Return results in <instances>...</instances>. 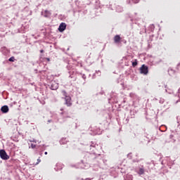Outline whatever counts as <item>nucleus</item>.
<instances>
[{"instance_id": "1", "label": "nucleus", "mask_w": 180, "mask_h": 180, "mask_svg": "<svg viewBox=\"0 0 180 180\" xmlns=\"http://www.w3.org/2000/svg\"><path fill=\"white\" fill-rule=\"evenodd\" d=\"M62 94L63 96H65V104L67 105V106H71V105H72V103H71V96L68 95L67 91H63Z\"/></svg>"}, {"instance_id": "2", "label": "nucleus", "mask_w": 180, "mask_h": 180, "mask_svg": "<svg viewBox=\"0 0 180 180\" xmlns=\"http://www.w3.org/2000/svg\"><path fill=\"white\" fill-rule=\"evenodd\" d=\"M0 158H1V160H9V155H8V154L6 153V151H5V150H0Z\"/></svg>"}, {"instance_id": "3", "label": "nucleus", "mask_w": 180, "mask_h": 180, "mask_svg": "<svg viewBox=\"0 0 180 180\" xmlns=\"http://www.w3.org/2000/svg\"><path fill=\"white\" fill-rule=\"evenodd\" d=\"M141 74H144V75H147L148 74V67L146 65H142L140 68Z\"/></svg>"}, {"instance_id": "4", "label": "nucleus", "mask_w": 180, "mask_h": 180, "mask_svg": "<svg viewBox=\"0 0 180 180\" xmlns=\"http://www.w3.org/2000/svg\"><path fill=\"white\" fill-rule=\"evenodd\" d=\"M67 25H65V22H61L59 25L58 30L59 32H64V30L66 29Z\"/></svg>"}, {"instance_id": "5", "label": "nucleus", "mask_w": 180, "mask_h": 180, "mask_svg": "<svg viewBox=\"0 0 180 180\" xmlns=\"http://www.w3.org/2000/svg\"><path fill=\"white\" fill-rule=\"evenodd\" d=\"M122 40V38L120 37V35H115L114 37V42L116 44H118V43H120V41Z\"/></svg>"}, {"instance_id": "6", "label": "nucleus", "mask_w": 180, "mask_h": 180, "mask_svg": "<svg viewBox=\"0 0 180 180\" xmlns=\"http://www.w3.org/2000/svg\"><path fill=\"white\" fill-rule=\"evenodd\" d=\"M51 89L52 91H57V89H58V84L56 82L52 83V84L51 85Z\"/></svg>"}, {"instance_id": "7", "label": "nucleus", "mask_w": 180, "mask_h": 180, "mask_svg": "<svg viewBox=\"0 0 180 180\" xmlns=\"http://www.w3.org/2000/svg\"><path fill=\"white\" fill-rule=\"evenodd\" d=\"M1 110L3 113H8L9 112V108L8 105H4L1 107Z\"/></svg>"}, {"instance_id": "8", "label": "nucleus", "mask_w": 180, "mask_h": 180, "mask_svg": "<svg viewBox=\"0 0 180 180\" xmlns=\"http://www.w3.org/2000/svg\"><path fill=\"white\" fill-rule=\"evenodd\" d=\"M44 18H50L51 16V12L46 10L44 11Z\"/></svg>"}, {"instance_id": "9", "label": "nucleus", "mask_w": 180, "mask_h": 180, "mask_svg": "<svg viewBox=\"0 0 180 180\" xmlns=\"http://www.w3.org/2000/svg\"><path fill=\"white\" fill-rule=\"evenodd\" d=\"M139 175H143V174H144V169L143 168L139 169Z\"/></svg>"}, {"instance_id": "10", "label": "nucleus", "mask_w": 180, "mask_h": 180, "mask_svg": "<svg viewBox=\"0 0 180 180\" xmlns=\"http://www.w3.org/2000/svg\"><path fill=\"white\" fill-rule=\"evenodd\" d=\"M137 64V59H136L134 62H132V67H136Z\"/></svg>"}, {"instance_id": "11", "label": "nucleus", "mask_w": 180, "mask_h": 180, "mask_svg": "<svg viewBox=\"0 0 180 180\" xmlns=\"http://www.w3.org/2000/svg\"><path fill=\"white\" fill-rule=\"evenodd\" d=\"M8 61L13 63L15 61V57L12 56L8 59Z\"/></svg>"}, {"instance_id": "12", "label": "nucleus", "mask_w": 180, "mask_h": 180, "mask_svg": "<svg viewBox=\"0 0 180 180\" xmlns=\"http://www.w3.org/2000/svg\"><path fill=\"white\" fill-rule=\"evenodd\" d=\"M30 147L31 148H36V145H34V143H31Z\"/></svg>"}, {"instance_id": "13", "label": "nucleus", "mask_w": 180, "mask_h": 180, "mask_svg": "<svg viewBox=\"0 0 180 180\" xmlns=\"http://www.w3.org/2000/svg\"><path fill=\"white\" fill-rule=\"evenodd\" d=\"M134 4H139L140 2V0H132Z\"/></svg>"}, {"instance_id": "14", "label": "nucleus", "mask_w": 180, "mask_h": 180, "mask_svg": "<svg viewBox=\"0 0 180 180\" xmlns=\"http://www.w3.org/2000/svg\"><path fill=\"white\" fill-rule=\"evenodd\" d=\"M41 160L40 159H37V164H39V162H41Z\"/></svg>"}, {"instance_id": "15", "label": "nucleus", "mask_w": 180, "mask_h": 180, "mask_svg": "<svg viewBox=\"0 0 180 180\" xmlns=\"http://www.w3.org/2000/svg\"><path fill=\"white\" fill-rule=\"evenodd\" d=\"M40 53H44V50L41 49V50L40 51Z\"/></svg>"}, {"instance_id": "16", "label": "nucleus", "mask_w": 180, "mask_h": 180, "mask_svg": "<svg viewBox=\"0 0 180 180\" xmlns=\"http://www.w3.org/2000/svg\"><path fill=\"white\" fill-rule=\"evenodd\" d=\"M44 154H45V155H47V152H45Z\"/></svg>"}]
</instances>
